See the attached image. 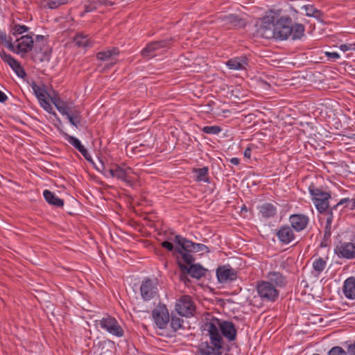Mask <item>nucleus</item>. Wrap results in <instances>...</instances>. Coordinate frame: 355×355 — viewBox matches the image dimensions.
Returning a JSON list of instances; mask_svg holds the SVG:
<instances>
[{"label":"nucleus","instance_id":"2f4dec72","mask_svg":"<svg viewBox=\"0 0 355 355\" xmlns=\"http://www.w3.org/2000/svg\"><path fill=\"white\" fill-rule=\"evenodd\" d=\"M66 116L71 125L76 128L80 125L82 116L80 111L75 109L72 110Z\"/></svg>","mask_w":355,"mask_h":355},{"label":"nucleus","instance_id":"f257e3e1","mask_svg":"<svg viewBox=\"0 0 355 355\" xmlns=\"http://www.w3.org/2000/svg\"><path fill=\"white\" fill-rule=\"evenodd\" d=\"M202 329L209 336L210 343H201L196 355H221L225 345L223 337L229 342L236 338L237 331L232 322L221 320L210 315L205 318Z\"/></svg>","mask_w":355,"mask_h":355},{"label":"nucleus","instance_id":"13d9d810","mask_svg":"<svg viewBox=\"0 0 355 355\" xmlns=\"http://www.w3.org/2000/svg\"><path fill=\"white\" fill-rule=\"evenodd\" d=\"M230 163L234 165H239L240 164V159L237 157H232L230 159Z\"/></svg>","mask_w":355,"mask_h":355},{"label":"nucleus","instance_id":"4d7b16f0","mask_svg":"<svg viewBox=\"0 0 355 355\" xmlns=\"http://www.w3.org/2000/svg\"><path fill=\"white\" fill-rule=\"evenodd\" d=\"M244 157L246 158H250L251 157V149L250 148H247L243 153Z\"/></svg>","mask_w":355,"mask_h":355},{"label":"nucleus","instance_id":"aec40b11","mask_svg":"<svg viewBox=\"0 0 355 355\" xmlns=\"http://www.w3.org/2000/svg\"><path fill=\"white\" fill-rule=\"evenodd\" d=\"M178 264L182 272H187L193 278L199 279L206 275L207 270L200 264H191L190 266H184L180 263H178Z\"/></svg>","mask_w":355,"mask_h":355},{"label":"nucleus","instance_id":"6e6d98bb","mask_svg":"<svg viewBox=\"0 0 355 355\" xmlns=\"http://www.w3.org/2000/svg\"><path fill=\"white\" fill-rule=\"evenodd\" d=\"M7 95L2 91H0V103H4L7 101Z\"/></svg>","mask_w":355,"mask_h":355},{"label":"nucleus","instance_id":"7ed1b4c3","mask_svg":"<svg viewBox=\"0 0 355 355\" xmlns=\"http://www.w3.org/2000/svg\"><path fill=\"white\" fill-rule=\"evenodd\" d=\"M133 173L132 169L130 167L118 164H113L110 168L105 169L103 172L105 178H116L125 182L126 185L130 187L133 185L134 180L132 177Z\"/></svg>","mask_w":355,"mask_h":355},{"label":"nucleus","instance_id":"a878e982","mask_svg":"<svg viewBox=\"0 0 355 355\" xmlns=\"http://www.w3.org/2000/svg\"><path fill=\"white\" fill-rule=\"evenodd\" d=\"M258 209L259 214L265 218L274 217L277 214V207L271 203H264Z\"/></svg>","mask_w":355,"mask_h":355},{"label":"nucleus","instance_id":"20e7f679","mask_svg":"<svg viewBox=\"0 0 355 355\" xmlns=\"http://www.w3.org/2000/svg\"><path fill=\"white\" fill-rule=\"evenodd\" d=\"M34 34H26L17 37L16 40L12 42L7 44V48L10 51L19 55L21 56L25 55L28 52L31 51L34 46V40L33 35Z\"/></svg>","mask_w":355,"mask_h":355},{"label":"nucleus","instance_id":"c03bdc74","mask_svg":"<svg viewBox=\"0 0 355 355\" xmlns=\"http://www.w3.org/2000/svg\"><path fill=\"white\" fill-rule=\"evenodd\" d=\"M328 355H347V354L341 347L335 346L328 352Z\"/></svg>","mask_w":355,"mask_h":355},{"label":"nucleus","instance_id":"423d86ee","mask_svg":"<svg viewBox=\"0 0 355 355\" xmlns=\"http://www.w3.org/2000/svg\"><path fill=\"white\" fill-rule=\"evenodd\" d=\"M98 325L113 336L121 338L124 335L123 327L114 317L108 315L103 318L99 320Z\"/></svg>","mask_w":355,"mask_h":355},{"label":"nucleus","instance_id":"72a5a7b5","mask_svg":"<svg viewBox=\"0 0 355 355\" xmlns=\"http://www.w3.org/2000/svg\"><path fill=\"white\" fill-rule=\"evenodd\" d=\"M68 0H41V6L50 9H55L67 3Z\"/></svg>","mask_w":355,"mask_h":355},{"label":"nucleus","instance_id":"f03ea898","mask_svg":"<svg viewBox=\"0 0 355 355\" xmlns=\"http://www.w3.org/2000/svg\"><path fill=\"white\" fill-rule=\"evenodd\" d=\"M280 10H270L260 19L257 33L264 38L274 37V31L277 19L280 16Z\"/></svg>","mask_w":355,"mask_h":355},{"label":"nucleus","instance_id":"603ef678","mask_svg":"<svg viewBox=\"0 0 355 355\" xmlns=\"http://www.w3.org/2000/svg\"><path fill=\"white\" fill-rule=\"evenodd\" d=\"M351 199L349 198H342L341 200H340V201L337 203V206H339V205H345V206L347 205V204H349V202H350Z\"/></svg>","mask_w":355,"mask_h":355},{"label":"nucleus","instance_id":"0eeeda50","mask_svg":"<svg viewBox=\"0 0 355 355\" xmlns=\"http://www.w3.org/2000/svg\"><path fill=\"white\" fill-rule=\"evenodd\" d=\"M292 20L290 17L282 16L279 17L275 22L274 37L284 40L288 39L291 36V25Z\"/></svg>","mask_w":355,"mask_h":355},{"label":"nucleus","instance_id":"c9c22d12","mask_svg":"<svg viewBox=\"0 0 355 355\" xmlns=\"http://www.w3.org/2000/svg\"><path fill=\"white\" fill-rule=\"evenodd\" d=\"M29 28L23 24H15L10 28V33L16 38L21 35L28 33Z\"/></svg>","mask_w":355,"mask_h":355},{"label":"nucleus","instance_id":"a211bd4d","mask_svg":"<svg viewBox=\"0 0 355 355\" xmlns=\"http://www.w3.org/2000/svg\"><path fill=\"white\" fill-rule=\"evenodd\" d=\"M119 53L118 49L112 48L98 52L96 57L99 60L107 62L110 67L116 63Z\"/></svg>","mask_w":355,"mask_h":355},{"label":"nucleus","instance_id":"f8f14e48","mask_svg":"<svg viewBox=\"0 0 355 355\" xmlns=\"http://www.w3.org/2000/svg\"><path fill=\"white\" fill-rule=\"evenodd\" d=\"M153 318L157 327L161 329H166L169 322V313L166 306L159 304L153 311Z\"/></svg>","mask_w":355,"mask_h":355},{"label":"nucleus","instance_id":"39448f33","mask_svg":"<svg viewBox=\"0 0 355 355\" xmlns=\"http://www.w3.org/2000/svg\"><path fill=\"white\" fill-rule=\"evenodd\" d=\"M309 192L318 211L320 213L326 211L329 207L330 193L316 187L313 184L309 185Z\"/></svg>","mask_w":355,"mask_h":355},{"label":"nucleus","instance_id":"3c124183","mask_svg":"<svg viewBox=\"0 0 355 355\" xmlns=\"http://www.w3.org/2000/svg\"><path fill=\"white\" fill-rule=\"evenodd\" d=\"M330 220H327V224L325 227V233H324V236L325 237H329L330 235H331V232H330V229H331V227H330Z\"/></svg>","mask_w":355,"mask_h":355},{"label":"nucleus","instance_id":"393cba45","mask_svg":"<svg viewBox=\"0 0 355 355\" xmlns=\"http://www.w3.org/2000/svg\"><path fill=\"white\" fill-rule=\"evenodd\" d=\"M223 25L227 26L228 28L232 27H236L243 25L242 20L235 15H223L220 17Z\"/></svg>","mask_w":355,"mask_h":355},{"label":"nucleus","instance_id":"79ce46f5","mask_svg":"<svg viewBox=\"0 0 355 355\" xmlns=\"http://www.w3.org/2000/svg\"><path fill=\"white\" fill-rule=\"evenodd\" d=\"M178 252L181 254L182 259L187 263L191 265L194 261V259L193 256L189 253L190 252L186 251L182 248L181 250H178Z\"/></svg>","mask_w":355,"mask_h":355},{"label":"nucleus","instance_id":"6ab92c4d","mask_svg":"<svg viewBox=\"0 0 355 355\" xmlns=\"http://www.w3.org/2000/svg\"><path fill=\"white\" fill-rule=\"evenodd\" d=\"M218 280L220 283L232 282L236 279V273L234 269L229 266L219 267L216 270Z\"/></svg>","mask_w":355,"mask_h":355},{"label":"nucleus","instance_id":"cd10ccee","mask_svg":"<svg viewBox=\"0 0 355 355\" xmlns=\"http://www.w3.org/2000/svg\"><path fill=\"white\" fill-rule=\"evenodd\" d=\"M51 101L62 116L68 115V114L72 110L67 102L64 101L58 97L52 98Z\"/></svg>","mask_w":355,"mask_h":355},{"label":"nucleus","instance_id":"473e14b6","mask_svg":"<svg viewBox=\"0 0 355 355\" xmlns=\"http://www.w3.org/2000/svg\"><path fill=\"white\" fill-rule=\"evenodd\" d=\"M291 36L293 40L300 39L304 33V26L301 24H295L291 25Z\"/></svg>","mask_w":355,"mask_h":355},{"label":"nucleus","instance_id":"ddd939ff","mask_svg":"<svg viewBox=\"0 0 355 355\" xmlns=\"http://www.w3.org/2000/svg\"><path fill=\"white\" fill-rule=\"evenodd\" d=\"M175 241L184 250L188 252H208V248L205 245L193 243L181 236L180 235L175 236Z\"/></svg>","mask_w":355,"mask_h":355},{"label":"nucleus","instance_id":"5701e85b","mask_svg":"<svg viewBox=\"0 0 355 355\" xmlns=\"http://www.w3.org/2000/svg\"><path fill=\"white\" fill-rule=\"evenodd\" d=\"M343 292L344 295L349 300L355 299V277H348L343 284Z\"/></svg>","mask_w":355,"mask_h":355},{"label":"nucleus","instance_id":"4c0bfd02","mask_svg":"<svg viewBox=\"0 0 355 355\" xmlns=\"http://www.w3.org/2000/svg\"><path fill=\"white\" fill-rule=\"evenodd\" d=\"M195 173H196V181L198 182H208V168L203 167L201 168H197L195 170Z\"/></svg>","mask_w":355,"mask_h":355},{"label":"nucleus","instance_id":"58836bf2","mask_svg":"<svg viewBox=\"0 0 355 355\" xmlns=\"http://www.w3.org/2000/svg\"><path fill=\"white\" fill-rule=\"evenodd\" d=\"M31 88L36 96L38 101L46 97V90L44 88L40 87V85H37L36 83H33L31 85Z\"/></svg>","mask_w":355,"mask_h":355},{"label":"nucleus","instance_id":"bb28decb","mask_svg":"<svg viewBox=\"0 0 355 355\" xmlns=\"http://www.w3.org/2000/svg\"><path fill=\"white\" fill-rule=\"evenodd\" d=\"M43 196L45 200L50 205L57 207H62L64 205V201L58 198L55 193L49 190L45 189L43 191Z\"/></svg>","mask_w":355,"mask_h":355},{"label":"nucleus","instance_id":"9b49d317","mask_svg":"<svg viewBox=\"0 0 355 355\" xmlns=\"http://www.w3.org/2000/svg\"><path fill=\"white\" fill-rule=\"evenodd\" d=\"M158 282L157 279H146L144 280L140 286L141 297L145 301L150 300L158 293Z\"/></svg>","mask_w":355,"mask_h":355},{"label":"nucleus","instance_id":"6e6552de","mask_svg":"<svg viewBox=\"0 0 355 355\" xmlns=\"http://www.w3.org/2000/svg\"><path fill=\"white\" fill-rule=\"evenodd\" d=\"M257 291L259 296L264 300L274 302L279 296V291L268 281H260L257 284Z\"/></svg>","mask_w":355,"mask_h":355},{"label":"nucleus","instance_id":"ea45409f","mask_svg":"<svg viewBox=\"0 0 355 355\" xmlns=\"http://www.w3.org/2000/svg\"><path fill=\"white\" fill-rule=\"evenodd\" d=\"M40 106L48 113L52 114L54 116H56V113L53 111V107L50 104L49 101L47 100L46 97L38 101Z\"/></svg>","mask_w":355,"mask_h":355},{"label":"nucleus","instance_id":"f3484780","mask_svg":"<svg viewBox=\"0 0 355 355\" xmlns=\"http://www.w3.org/2000/svg\"><path fill=\"white\" fill-rule=\"evenodd\" d=\"M60 134L63 136V137L76 149H77L82 155L89 162H92V156L88 153L87 150L85 148V146L81 144L80 141L73 137L71 136L69 134L64 132L62 130H59Z\"/></svg>","mask_w":355,"mask_h":355},{"label":"nucleus","instance_id":"c756f323","mask_svg":"<svg viewBox=\"0 0 355 355\" xmlns=\"http://www.w3.org/2000/svg\"><path fill=\"white\" fill-rule=\"evenodd\" d=\"M73 42L76 46L83 48L91 46L92 44L91 39L87 35L84 33L77 34L74 37Z\"/></svg>","mask_w":355,"mask_h":355},{"label":"nucleus","instance_id":"c85d7f7f","mask_svg":"<svg viewBox=\"0 0 355 355\" xmlns=\"http://www.w3.org/2000/svg\"><path fill=\"white\" fill-rule=\"evenodd\" d=\"M36 46H37V42H41L42 47H40L41 51L42 53L40 55H35V60H38L39 62H43L44 59L47 58V53H48V47L46 46V40L43 35H37L35 37ZM37 49V46H35Z\"/></svg>","mask_w":355,"mask_h":355},{"label":"nucleus","instance_id":"9d476101","mask_svg":"<svg viewBox=\"0 0 355 355\" xmlns=\"http://www.w3.org/2000/svg\"><path fill=\"white\" fill-rule=\"evenodd\" d=\"M175 310L180 315L189 317L195 312L196 306L190 296L183 295L177 300Z\"/></svg>","mask_w":355,"mask_h":355},{"label":"nucleus","instance_id":"5fc2aeb1","mask_svg":"<svg viewBox=\"0 0 355 355\" xmlns=\"http://www.w3.org/2000/svg\"><path fill=\"white\" fill-rule=\"evenodd\" d=\"M98 6L105 5L106 6H112L114 4L112 2L107 1V0H99V1H98Z\"/></svg>","mask_w":355,"mask_h":355},{"label":"nucleus","instance_id":"dca6fc26","mask_svg":"<svg viewBox=\"0 0 355 355\" xmlns=\"http://www.w3.org/2000/svg\"><path fill=\"white\" fill-rule=\"evenodd\" d=\"M0 57L5 63L10 66V67L19 77L23 78L26 75V73L19 62L11 55L7 53L4 50L0 51Z\"/></svg>","mask_w":355,"mask_h":355},{"label":"nucleus","instance_id":"412c9836","mask_svg":"<svg viewBox=\"0 0 355 355\" xmlns=\"http://www.w3.org/2000/svg\"><path fill=\"white\" fill-rule=\"evenodd\" d=\"M276 236L280 242L288 244L295 239L293 228L288 225L282 226L276 233Z\"/></svg>","mask_w":355,"mask_h":355},{"label":"nucleus","instance_id":"4468645a","mask_svg":"<svg viewBox=\"0 0 355 355\" xmlns=\"http://www.w3.org/2000/svg\"><path fill=\"white\" fill-rule=\"evenodd\" d=\"M334 252L339 258L355 259V245L350 242L340 243L335 248Z\"/></svg>","mask_w":355,"mask_h":355},{"label":"nucleus","instance_id":"a18cd8bd","mask_svg":"<svg viewBox=\"0 0 355 355\" xmlns=\"http://www.w3.org/2000/svg\"><path fill=\"white\" fill-rule=\"evenodd\" d=\"M9 42H12V40L8 38L6 32L0 31V44H3L7 47V44Z\"/></svg>","mask_w":355,"mask_h":355},{"label":"nucleus","instance_id":"49530a36","mask_svg":"<svg viewBox=\"0 0 355 355\" xmlns=\"http://www.w3.org/2000/svg\"><path fill=\"white\" fill-rule=\"evenodd\" d=\"M339 49L343 52H346L348 51H355V44H341L340 46Z\"/></svg>","mask_w":355,"mask_h":355},{"label":"nucleus","instance_id":"09e8293b","mask_svg":"<svg viewBox=\"0 0 355 355\" xmlns=\"http://www.w3.org/2000/svg\"><path fill=\"white\" fill-rule=\"evenodd\" d=\"M348 355H355V341L347 345V347Z\"/></svg>","mask_w":355,"mask_h":355},{"label":"nucleus","instance_id":"a19ab883","mask_svg":"<svg viewBox=\"0 0 355 355\" xmlns=\"http://www.w3.org/2000/svg\"><path fill=\"white\" fill-rule=\"evenodd\" d=\"M184 320L176 316H173L171 320V326L174 331H178L183 328Z\"/></svg>","mask_w":355,"mask_h":355},{"label":"nucleus","instance_id":"864d4df0","mask_svg":"<svg viewBox=\"0 0 355 355\" xmlns=\"http://www.w3.org/2000/svg\"><path fill=\"white\" fill-rule=\"evenodd\" d=\"M345 207L349 209V210H354L355 209V198L351 199L349 204H347L345 205Z\"/></svg>","mask_w":355,"mask_h":355},{"label":"nucleus","instance_id":"4be33fe9","mask_svg":"<svg viewBox=\"0 0 355 355\" xmlns=\"http://www.w3.org/2000/svg\"><path fill=\"white\" fill-rule=\"evenodd\" d=\"M270 284L277 287H284L286 284V277L279 272L270 271L266 276Z\"/></svg>","mask_w":355,"mask_h":355},{"label":"nucleus","instance_id":"2eb2a0df","mask_svg":"<svg viewBox=\"0 0 355 355\" xmlns=\"http://www.w3.org/2000/svg\"><path fill=\"white\" fill-rule=\"evenodd\" d=\"M289 223L291 227L296 232H302L304 230L309 223L308 216L302 214H294L289 216Z\"/></svg>","mask_w":355,"mask_h":355},{"label":"nucleus","instance_id":"1a4fd4ad","mask_svg":"<svg viewBox=\"0 0 355 355\" xmlns=\"http://www.w3.org/2000/svg\"><path fill=\"white\" fill-rule=\"evenodd\" d=\"M168 46L169 40L156 41L147 44L141 53L143 58L150 59L162 53Z\"/></svg>","mask_w":355,"mask_h":355},{"label":"nucleus","instance_id":"7c9ffc66","mask_svg":"<svg viewBox=\"0 0 355 355\" xmlns=\"http://www.w3.org/2000/svg\"><path fill=\"white\" fill-rule=\"evenodd\" d=\"M327 262L321 257H318L313 262L312 274L315 277H318L324 270Z\"/></svg>","mask_w":355,"mask_h":355},{"label":"nucleus","instance_id":"bf43d9fd","mask_svg":"<svg viewBox=\"0 0 355 355\" xmlns=\"http://www.w3.org/2000/svg\"><path fill=\"white\" fill-rule=\"evenodd\" d=\"M297 14V10L293 8H291V15L293 16V17L295 18L296 19H297V17L295 16Z\"/></svg>","mask_w":355,"mask_h":355},{"label":"nucleus","instance_id":"b1692460","mask_svg":"<svg viewBox=\"0 0 355 355\" xmlns=\"http://www.w3.org/2000/svg\"><path fill=\"white\" fill-rule=\"evenodd\" d=\"M226 64L227 67L233 70H243L245 69L248 62L245 57L234 58L229 60Z\"/></svg>","mask_w":355,"mask_h":355},{"label":"nucleus","instance_id":"37998d69","mask_svg":"<svg viewBox=\"0 0 355 355\" xmlns=\"http://www.w3.org/2000/svg\"><path fill=\"white\" fill-rule=\"evenodd\" d=\"M221 131V128L217 125L205 126L202 132L209 135H218Z\"/></svg>","mask_w":355,"mask_h":355},{"label":"nucleus","instance_id":"de8ad7c7","mask_svg":"<svg viewBox=\"0 0 355 355\" xmlns=\"http://www.w3.org/2000/svg\"><path fill=\"white\" fill-rule=\"evenodd\" d=\"M324 54L326 55V56L330 59V60H338V58H340V55L337 52H329V51H326L324 53Z\"/></svg>","mask_w":355,"mask_h":355},{"label":"nucleus","instance_id":"8fccbe9b","mask_svg":"<svg viewBox=\"0 0 355 355\" xmlns=\"http://www.w3.org/2000/svg\"><path fill=\"white\" fill-rule=\"evenodd\" d=\"M162 245L168 251H172L173 250V245L169 241H166L162 242Z\"/></svg>","mask_w":355,"mask_h":355},{"label":"nucleus","instance_id":"f704fd0d","mask_svg":"<svg viewBox=\"0 0 355 355\" xmlns=\"http://www.w3.org/2000/svg\"><path fill=\"white\" fill-rule=\"evenodd\" d=\"M83 4L84 12L80 13V16H83L85 13L93 12L98 6V1H92L90 0H80Z\"/></svg>","mask_w":355,"mask_h":355},{"label":"nucleus","instance_id":"e433bc0d","mask_svg":"<svg viewBox=\"0 0 355 355\" xmlns=\"http://www.w3.org/2000/svg\"><path fill=\"white\" fill-rule=\"evenodd\" d=\"M302 9H304L306 12V15L309 17H313L317 19H319L322 17V12L316 9L312 5H306L302 7Z\"/></svg>","mask_w":355,"mask_h":355}]
</instances>
